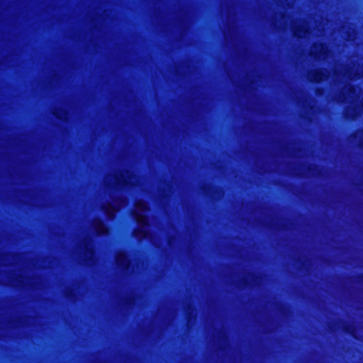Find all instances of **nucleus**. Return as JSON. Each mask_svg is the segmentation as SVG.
I'll list each match as a JSON object with an SVG mask.
<instances>
[{
	"instance_id": "ddd939ff",
	"label": "nucleus",
	"mask_w": 363,
	"mask_h": 363,
	"mask_svg": "<svg viewBox=\"0 0 363 363\" xmlns=\"http://www.w3.org/2000/svg\"><path fill=\"white\" fill-rule=\"evenodd\" d=\"M54 114H55L57 117L60 118V116H58V114H57L56 112H55Z\"/></svg>"
},
{
	"instance_id": "1a4fd4ad",
	"label": "nucleus",
	"mask_w": 363,
	"mask_h": 363,
	"mask_svg": "<svg viewBox=\"0 0 363 363\" xmlns=\"http://www.w3.org/2000/svg\"><path fill=\"white\" fill-rule=\"evenodd\" d=\"M83 250H84V260L91 262L94 258V252L91 240L85 241L83 244Z\"/></svg>"
},
{
	"instance_id": "9d476101",
	"label": "nucleus",
	"mask_w": 363,
	"mask_h": 363,
	"mask_svg": "<svg viewBox=\"0 0 363 363\" xmlns=\"http://www.w3.org/2000/svg\"><path fill=\"white\" fill-rule=\"evenodd\" d=\"M91 228L98 235H106L108 231L107 227L99 219H96L92 222Z\"/></svg>"
},
{
	"instance_id": "6e6552de",
	"label": "nucleus",
	"mask_w": 363,
	"mask_h": 363,
	"mask_svg": "<svg viewBox=\"0 0 363 363\" xmlns=\"http://www.w3.org/2000/svg\"><path fill=\"white\" fill-rule=\"evenodd\" d=\"M328 74L325 70H313L308 73V78L311 82H319L328 79Z\"/></svg>"
},
{
	"instance_id": "4468645a",
	"label": "nucleus",
	"mask_w": 363,
	"mask_h": 363,
	"mask_svg": "<svg viewBox=\"0 0 363 363\" xmlns=\"http://www.w3.org/2000/svg\"><path fill=\"white\" fill-rule=\"evenodd\" d=\"M362 106H363V97H362Z\"/></svg>"
},
{
	"instance_id": "0eeeda50",
	"label": "nucleus",
	"mask_w": 363,
	"mask_h": 363,
	"mask_svg": "<svg viewBox=\"0 0 363 363\" xmlns=\"http://www.w3.org/2000/svg\"><path fill=\"white\" fill-rule=\"evenodd\" d=\"M362 76H363V68L358 67L355 73H352V71L344 69V72L338 74L337 77L352 81Z\"/></svg>"
},
{
	"instance_id": "f257e3e1",
	"label": "nucleus",
	"mask_w": 363,
	"mask_h": 363,
	"mask_svg": "<svg viewBox=\"0 0 363 363\" xmlns=\"http://www.w3.org/2000/svg\"><path fill=\"white\" fill-rule=\"evenodd\" d=\"M149 211L147 203L143 201H138L135 203V210L133 214L135 221L139 225V228L133 232L134 236L138 239L149 238L150 239V233L148 230V223L147 217L143 213Z\"/></svg>"
},
{
	"instance_id": "f03ea898",
	"label": "nucleus",
	"mask_w": 363,
	"mask_h": 363,
	"mask_svg": "<svg viewBox=\"0 0 363 363\" xmlns=\"http://www.w3.org/2000/svg\"><path fill=\"white\" fill-rule=\"evenodd\" d=\"M106 182L115 189L124 188L129 184H133L135 177L130 175L129 172H114L106 177Z\"/></svg>"
},
{
	"instance_id": "39448f33",
	"label": "nucleus",
	"mask_w": 363,
	"mask_h": 363,
	"mask_svg": "<svg viewBox=\"0 0 363 363\" xmlns=\"http://www.w3.org/2000/svg\"><path fill=\"white\" fill-rule=\"evenodd\" d=\"M343 101L353 103L360 99V91L359 88L346 86L344 89Z\"/></svg>"
},
{
	"instance_id": "20e7f679",
	"label": "nucleus",
	"mask_w": 363,
	"mask_h": 363,
	"mask_svg": "<svg viewBox=\"0 0 363 363\" xmlns=\"http://www.w3.org/2000/svg\"><path fill=\"white\" fill-rule=\"evenodd\" d=\"M291 28L294 35L298 38H308L312 34V32L309 30L308 24L305 21L294 23Z\"/></svg>"
},
{
	"instance_id": "423d86ee",
	"label": "nucleus",
	"mask_w": 363,
	"mask_h": 363,
	"mask_svg": "<svg viewBox=\"0 0 363 363\" xmlns=\"http://www.w3.org/2000/svg\"><path fill=\"white\" fill-rule=\"evenodd\" d=\"M311 55L318 60H328L330 52L328 47L323 44H315L311 50Z\"/></svg>"
},
{
	"instance_id": "f8f14e48",
	"label": "nucleus",
	"mask_w": 363,
	"mask_h": 363,
	"mask_svg": "<svg viewBox=\"0 0 363 363\" xmlns=\"http://www.w3.org/2000/svg\"><path fill=\"white\" fill-rule=\"evenodd\" d=\"M355 37L354 31L352 30V34H350L348 36V40H353Z\"/></svg>"
},
{
	"instance_id": "7ed1b4c3",
	"label": "nucleus",
	"mask_w": 363,
	"mask_h": 363,
	"mask_svg": "<svg viewBox=\"0 0 363 363\" xmlns=\"http://www.w3.org/2000/svg\"><path fill=\"white\" fill-rule=\"evenodd\" d=\"M113 203H107L102 206V210L109 219H113L115 214L119 209L127 204V199L123 197L118 198L113 201Z\"/></svg>"
},
{
	"instance_id": "9b49d317",
	"label": "nucleus",
	"mask_w": 363,
	"mask_h": 363,
	"mask_svg": "<svg viewBox=\"0 0 363 363\" xmlns=\"http://www.w3.org/2000/svg\"><path fill=\"white\" fill-rule=\"evenodd\" d=\"M116 264L119 267L127 269L129 266V261L125 253L119 252L116 257Z\"/></svg>"
}]
</instances>
